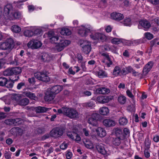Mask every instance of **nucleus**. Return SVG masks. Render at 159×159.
Wrapping results in <instances>:
<instances>
[{
    "label": "nucleus",
    "mask_w": 159,
    "mask_h": 159,
    "mask_svg": "<svg viewBox=\"0 0 159 159\" xmlns=\"http://www.w3.org/2000/svg\"><path fill=\"white\" fill-rule=\"evenodd\" d=\"M4 15L6 19L11 20L19 19L21 17V13L17 11L13 12L11 6L7 4L4 8Z\"/></svg>",
    "instance_id": "nucleus-1"
},
{
    "label": "nucleus",
    "mask_w": 159,
    "mask_h": 159,
    "mask_svg": "<svg viewBox=\"0 0 159 159\" xmlns=\"http://www.w3.org/2000/svg\"><path fill=\"white\" fill-rule=\"evenodd\" d=\"M101 119V116L99 114L93 113L91 116L88 119V123L93 126H98V121Z\"/></svg>",
    "instance_id": "nucleus-2"
},
{
    "label": "nucleus",
    "mask_w": 159,
    "mask_h": 159,
    "mask_svg": "<svg viewBox=\"0 0 159 159\" xmlns=\"http://www.w3.org/2000/svg\"><path fill=\"white\" fill-rule=\"evenodd\" d=\"M78 130L76 126H73L71 132H68L67 133V136L71 139L76 141H79L81 138L78 134Z\"/></svg>",
    "instance_id": "nucleus-3"
},
{
    "label": "nucleus",
    "mask_w": 159,
    "mask_h": 159,
    "mask_svg": "<svg viewBox=\"0 0 159 159\" xmlns=\"http://www.w3.org/2000/svg\"><path fill=\"white\" fill-rule=\"evenodd\" d=\"M14 42L13 39L9 38L4 42L0 43V49L2 50L11 49L14 47Z\"/></svg>",
    "instance_id": "nucleus-4"
},
{
    "label": "nucleus",
    "mask_w": 159,
    "mask_h": 159,
    "mask_svg": "<svg viewBox=\"0 0 159 159\" xmlns=\"http://www.w3.org/2000/svg\"><path fill=\"white\" fill-rule=\"evenodd\" d=\"M80 44L82 51L85 54H88L91 51L92 48L90 42L87 41H81Z\"/></svg>",
    "instance_id": "nucleus-5"
},
{
    "label": "nucleus",
    "mask_w": 159,
    "mask_h": 159,
    "mask_svg": "<svg viewBox=\"0 0 159 159\" xmlns=\"http://www.w3.org/2000/svg\"><path fill=\"white\" fill-rule=\"evenodd\" d=\"M65 115L70 118L75 119L79 117L78 113L76 110L67 107Z\"/></svg>",
    "instance_id": "nucleus-6"
},
{
    "label": "nucleus",
    "mask_w": 159,
    "mask_h": 159,
    "mask_svg": "<svg viewBox=\"0 0 159 159\" xmlns=\"http://www.w3.org/2000/svg\"><path fill=\"white\" fill-rule=\"evenodd\" d=\"M70 43V41L68 40H60V42L57 43L56 45L55 49L58 52H61Z\"/></svg>",
    "instance_id": "nucleus-7"
},
{
    "label": "nucleus",
    "mask_w": 159,
    "mask_h": 159,
    "mask_svg": "<svg viewBox=\"0 0 159 159\" xmlns=\"http://www.w3.org/2000/svg\"><path fill=\"white\" fill-rule=\"evenodd\" d=\"M63 133L62 129L59 127L53 128L50 132V136L54 138H58L61 136Z\"/></svg>",
    "instance_id": "nucleus-8"
},
{
    "label": "nucleus",
    "mask_w": 159,
    "mask_h": 159,
    "mask_svg": "<svg viewBox=\"0 0 159 159\" xmlns=\"http://www.w3.org/2000/svg\"><path fill=\"white\" fill-rule=\"evenodd\" d=\"M27 46L32 49H36L40 47V41L39 39H33L29 41L27 44Z\"/></svg>",
    "instance_id": "nucleus-9"
},
{
    "label": "nucleus",
    "mask_w": 159,
    "mask_h": 159,
    "mask_svg": "<svg viewBox=\"0 0 159 159\" xmlns=\"http://www.w3.org/2000/svg\"><path fill=\"white\" fill-rule=\"evenodd\" d=\"M63 89V86L59 85L53 86L48 89V90L51 91V92L53 93L55 95L59 93Z\"/></svg>",
    "instance_id": "nucleus-10"
},
{
    "label": "nucleus",
    "mask_w": 159,
    "mask_h": 159,
    "mask_svg": "<svg viewBox=\"0 0 159 159\" xmlns=\"http://www.w3.org/2000/svg\"><path fill=\"white\" fill-rule=\"evenodd\" d=\"M8 98H11V99L8 102H7V100H6L5 103L7 104H10L11 103L18 102L20 98V95L16 94H11Z\"/></svg>",
    "instance_id": "nucleus-11"
},
{
    "label": "nucleus",
    "mask_w": 159,
    "mask_h": 159,
    "mask_svg": "<svg viewBox=\"0 0 159 159\" xmlns=\"http://www.w3.org/2000/svg\"><path fill=\"white\" fill-rule=\"evenodd\" d=\"M113 132L117 137L120 138L121 139H124L125 138V136L121 128L118 127L115 128L113 129Z\"/></svg>",
    "instance_id": "nucleus-12"
},
{
    "label": "nucleus",
    "mask_w": 159,
    "mask_h": 159,
    "mask_svg": "<svg viewBox=\"0 0 159 159\" xmlns=\"http://www.w3.org/2000/svg\"><path fill=\"white\" fill-rule=\"evenodd\" d=\"M90 37L94 40H100L102 42L105 41L106 39V36L103 34L100 33H96L94 35H90Z\"/></svg>",
    "instance_id": "nucleus-13"
},
{
    "label": "nucleus",
    "mask_w": 159,
    "mask_h": 159,
    "mask_svg": "<svg viewBox=\"0 0 159 159\" xmlns=\"http://www.w3.org/2000/svg\"><path fill=\"white\" fill-rule=\"evenodd\" d=\"M111 17L112 19L117 21H120L124 18L123 14L116 12L112 13L111 14Z\"/></svg>",
    "instance_id": "nucleus-14"
},
{
    "label": "nucleus",
    "mask_w": 159,
    "mask_h": 159,
    "mask_svg": "<svg viewBox=\"0 0 159 159\" xmlns=\"http://www.w3.org/2000/svg\"><path fill=\"white\" fill-rule=\"evenodd\" d=\"M52 56L47 53H42L40 55L41 60L43 62H48L52 59Z\"/></svg>",
    "instance_id": "nucleus-15"
},
{
    "label": "nucleus",
    "mask_w": 159,
    "mask_h": 159,
    "mask_svg": "<svg viewBox=\"0 0 159 159\" xmlns=\"http://www.w3.org/2000/svg\"><path fill=\"white\" fill-rule=\"evenodd\" d=\"M55 97V95L53 93H51V91L48 90V89L45 94L44 98L46 101H50L53 100Z\"/></svg>",
    "instance_id": "nucleus-16"
},
{
    "label": "nucleus",
    "mask_w": 159,
    "mask_h": 159,
    "mask_svg": "<svg viewBox=\"0 0 159 159\" xmlns=\"http://www.w3.org/2000/svg\"><path fill=\"white\" fill-rule=\"evenodd\" d=\"M102 123L103 125L107 127L114 126L116 125L115 121L110 119H105L103 120Z\"/></svg>",
    "instance_id": "nucleus-17"
},
{
    "label": "nucleus",
    "mask_w": 159,
    "mask_h": 159,
    "mask_svg": "<svg viewBox=\"0 0 159 159\" xmlns=\"http://www.w3.org/2000/svg\"><path fill=\"white\" fill-rule=\"evenodd\" d=\"M78 34L82 37L85 36L90 30L89 29L86 28L84 26H82L79 29Z\"/></svg>",
    "instance_id": "nucleus-18"
},
{
    "label": "nucleus",
    "mask_w": 159,
    "mask_h": 159,
    "mask_svg": "<svg viewBox=\"0 0 159 159\" xmlns=\"http://www.w3.org/2000/svg\"><path fill=\"white\" fill-rule=\"evenodd\" d=\"M97 135L101 137H103L106 135L105 130L102 128L98 127L96 129Z\"/></svg>",
    "instance_id": "nucleus-19"
},
{
    "label": "nucleus",
    "mask_w": 159,
    "mask_h": 159,
    "mask_svg": "<svg viewBox=\"0 0 159 159\" xmlns=\"http://www.w3.org/2000/svg\"><path fill=\"white\" fill-rule=\"evenodd\" d=\"M40 80L45 82H47L50 81V78L47 72H40Z\"/></svg>",
    "instance_id": "nucleus-20"
},
{
    "label": "nucleus",
    "mask_w": 159,
    "mask_h": 159,
    "mask_svg": "<svg viewBox=\"0 0 159 159\" xmlns=\"http://www.w3.org/2000/svg\"><path fill=\"white\" fill-rule=\"evenodd\" d=\"M96 148L98 152L101 154L105 155L107 153V152L103 146L101 144L97 145Z\"/></svg>",
    "instance_id": "nucleus-21"
},
{
    "label": "nucleus",
    "mask_w": 159,
    "mask_h": 159,
    "mask_svg": "<svg viewBox=\"0 0 159 159\" xmlns=\"http://www.w3.org/2000/svg\"><path fill=\"white\" fill-rule=\"evenodd\" d=\"M96 91L99 93L102 94H108L109 93L110 91L109 89L104 87L100 88L97 89Z\"/></svg>",
    "instance_id": "nucleus-22"
},
{
    "label": "nucleus",
    "mask_w": 159,
    "mask_h": 159,
    "mask_svg": "<svg viewBox=\"0 0 159 159\" xmlns=\"http://www.w3.org/2000/svg\"><path fill=\"white\" fill-rule=\"evenodd\" d=\"M139 23L141 26L145 29H148L151 27L150 22L147 20H142L139 21Z\"/></svg>",
    "instance_id": "nucleus-23"
},
{
    "label": "nucleus",
    "mask_w": 159,
    "mask_h": 159,
    "mask_svg": "<svg viewBox=\"0 0 159 159\" xmlns=\"http://www.w3.org/2000/svg\"><path fill=\"white\" fill-rule=\"evenodd\" d=\"M24 34L25 36L28 37H30L34 36L33 31L31 30V27L30 29L26 30L24 32Z\"/></svg>",
    "instance_id": "nucleus-24"
},
{
    "label": "nucleus",
    "mask_w": 159,
    "mask_h": 159,
    "mask_svg": "<svg viewBox=\"0 0 159 159\" xmlns=\"http://www.w3.org/2000/svg\"><path fill=\"white\" fill-rule=\"evenodd\" d=\"M25 62V61H23L22 59L18 58V57L16 56L15 57L14 62L13 63H11V64L18 65H22Z\"/></svg>",
    "instance_id": "nucleus-25"
},
{
    "label": "nucleus",
    "mask_w": 159,
    "mask_h": 159,
    "mask_svg": "<svg viewBox=\"0 0 159 159\" xmlns=\"http://www.w3.org/2000/svg\"><path fill=\"white\" fill-rule=\"evenodd\" d=\"M153 65V63L151 61L149 62L146 65L143 69V72L145 71L146 73L148 72L151 69Z\"/></svg>",
    "instance_id": "nucleus-26"
},
{
    "label": "nucleus",
    "mask_w": 159,
    "mask_h": 159,
    "mask_svg": "<svg viewBox=\"0 0 159 159\" xmlns=\"http://www.w3.org/2000/svg\"><path fill=\"white\" fill-rule=\"evenodd\" d=\"M31 30L33 31V32L34 34V36L39 34L40 29L39 27L38 26H31Z\"/></svg>",
    "instance_id": "nucleus-27"
},
{
    "label": "nucleus",
    "mask_w": 159,
    "mask_h": 159,
    "mask_svg": "<svg viewBox=\"0 0 159 159\" xmlns=\"http://www.w3.org/2000/svg\"><path fill=\"white\" fill-rule=\"evenodd\" d=\"M11 30L13 32L15 33H19L20 32L21 30L20 27L16 25L12 26Z\"/></svg>",
    "instance_id": "nucleus-28"
},
{
    "label": "nucleus",
    "mask_w": 159,
    "mask_h": 159,
    "mask_svg": "<svg viewBox=\"0 0 159 159\" xmlns=\"http://www.w3.org/2000/svg\"><path fill=\"white\" fill-rule=\"evenodd\" d=\"M60 33L62 35H69L71 34V32L68 29L64 28L62 29Z\"/></svg>",
    "instance_id": "nucleus-29"
},
{
    "label": "nucleus",
    "mask_w": 159,
    "mask_h": 159,
    "mask_svg": "<svg viewBox=\"0 0 159 159\" xmlns=\"http://www.w3.org/2000/svg\"><path fill=\"white\" fill-rule=\"evenodd\" d=\"M13 75H17L21 72L22 70L21 68L19 67H16L11 68Z\"/></svg>",
    "instance_id": "nucleus-30"
},
{
    "label": "nucleus",
    "mask_w": 159,
    "mask_h": 159,
    "mask_svg": "<svg viewBox=\"0 0 159 159\" xmlns=\"http://www.w3.org/2000/svg\"><path fill=\"white\" fill-rule=\"evenodd\" d=\"M100 113L103 115H106L109 113V109L106 107H103L100 109Z\"/></svg>",
    "instance_id": "nucleus-31"
},
{
    "label": "nucleus",
    "mask_w": 159,
    "mask_h": 159,
    "mask_svg": "<svg viewBox=\"0 0 159 159\" xmlns=\"http://www.w3.org/2000/svg\"><path fill=\"white\" fill-rule=\"evenodd\" d=\"M29 99L25 98L20 100L19 102V104L21 106H26L29 103Z\"/></svg>",
    "instance_id": "nucleus-32"
},
{
    "label": "nucleus",
    "mask_w": 159,
    "mask_h": 159,
    "mask_svg": "<svg viewBox=\"0 0 159 159\" xmlns=\"http://www.w3.org/2000/svg\"><path fill=\"white\" fill-rule=\"evenodd\" d=\"M124 139H121L120 138L116 137L113 141V143L116 146H119L121 143V140Z\"/></svg>",
    "instance_id": "nucleus-33"
},
{
    "label": "nucleus",
    "mask_w": 159,
    "mask_h": 159,
    "mask_svg": "<svg viewBox=\"0 0 159 159\" xmlns=\"http://www.w3.org/2000/svg\"><path fill=\"white\" fill-rule=\"evenodd\" d=\"M25 94L26 96L31 99L35 100L36 98L34 93L30 92H25Z\"/></svg>",
    "instance_id": "nucleus-34"
},
{
    "label": "nucleus",
    "mask_w": 159,
    "mask_h": 159,
    "mask_svg": "<svg viewBox=\"0 0 159 159\" xmlns=\"http://www.w3.org/2000/svg\"><path fill=\"white\" fill-rule=\"evenodd\" d=\"M119 102L121 104H124L126 101V97L123 95L119 96L118 98Z\"/></svg>",
    "instance_id": "nucleus-35"
},
{
    "label": "nucleus",
    "mask_w": 159,
    "mask_h": 159,
    "mask_svg": "<svg viewBox=\"0 0 159 159\" xmlns=\"http://www.w3.org/2000/svg\"><path fill=\"white\" fill-rule=\"evenodd\" d=\"M7 82V79L5 77H0V86H5Z\"/></svg>",
    "instance_id": "nucleus-36"
},
{
    "label": "nucleus",
    "mask_w": 159,
    "mask_h": 159,
    "mask_svg": "<svg viewBox=\"0 0 159 159\" xmlns=\"http://www.w3.org/2000/svg\"><path fill=\"white\" fill-rule=\"evenodd\" d=\"M119 122L120 125H124L127 124L128 120L126 118L122 117L120 118L119 120Z\"/></svg>",
    "instance_id": "nucleus-37"
},
{
    "label": "nucleus",
    "mask_w": 159,
    "mask_h": 159,
    "mask_svg": "<svg viewBox=\"0 0 159 159\" xmlns=\"http://www.w3.org/2000/svg\"><path fill=\"white\" fill-rule=\"evenodd\" d=\"M3 75L5 76H8L13 75L11 68L7 69L4 71L3 72Z\"/></svg>",
    "instance_id": "nucleus-38"
},
{
    "label": "nucleus",
    "mask_w": 159,
    "mask_h": 159,
    "mask_svg": "<svg viewBox=\"0 0 159 159\" xmlns=\"http://www.w3.org/2000/svg\"><path fill=\"white\" fill-rule=\"evenodd\" d=\"M59 39V38L57 36H53L50 39V42L52 43H55L57 44L58 42V41Z\"/></svg>",
    "instance_id": "nucleus-39"
},
{
    "label": "nucleus",
    "mask_w": 159,
    "mask_h": 159,
    "mask_svg": "<svg viewBox=\"0 0 159 159\" xmlns=\"http://www.w3.org/2000/svg\"><path fill=\"white\" fill-rule=\"evenodd\" d=\"M67 107H63L61 109H59L57 110V115L59 114L63 113L64 115H65L66 111V110Z\"/></svg>",
    "instance_id": "nucleus-40"
},
{
    "label": "nucleus",
    "mask_w": 159,
    "mask_h": 159,
    "mask_svg": "<svg viewBox=\"0 0 159 159\" xmlns=\"http://www.w3.org/2000/svg\"><path fill=\"white\" fill-rule=\"evenodd\" d=\"M12 123L15 125H19L21 123L22 121L20 118H16V119H12Z\"/></svg>",
    "instance_id": "nucleus-41"
},
{
    "label": "nucleus",
    "mask_w": 159,
    "mask_h": 159,
    "mask_svg": "<svg viewBox=\"0 0 159 159\" xmlns=\"http://www.w3.org/2000/svg\"><path fill=\"white\" fill-rule=\"evenodd\" d=\"M84 144L85 146L88 148L92 149L93 148L92 143L90 141H86Z\"/></svg>",
    "instance_id": "nucleus-42"
},
{
    "label": "nucleus",
    "mask_w": 159,
    "mask_h": 159,
    "mask_svg": "<svg viewBox=\"0 0 159 159\" xmlns=\"http://www.w3.org/2000/svg\"><path fill=\"white\" fill-rule=\"evenodd\" d=\"M121 70L119 67L116 66L114 68L113 71V74L116 76H117L119 74Z\"/></svg>",
    "instance_id": "nucleus-43"
},
{
    "label": "nucleus",
    "mask_w": 159,
    "mask_h": 159,
    "mask_svg": "<svg viewBox=\"0 0 159 159\" xmlns=\"http://www.w3.org/2000/svg\"><path fill=\"white\" fill-rule=\"evenodd\" d=\"M98 77L100 78H102L107 76V75L105 73V72L102 70H100L98 72Z\"/></svg>",
    "instance_id": "nucleus-44"
},
{
    "label": "nucleus",
    "mask_w": 159,
    "mask_h": 159,
    "mask_svg": "<svg viewBox=\"0 0 159 159\" xmlns=\"http://www.w3.org/2000/svg\"><path fill=\"white\" fill-rule=\"evenodd\" d=\"M123 23L125 25L129 26L131 24V20L129 18L125 19L123 21Z\"/></svg>",
    "instance_id": "nucleus-45"
},
{
    "label": "nucleus",
    "mask_w": 159,
    "mask_h": 159,
    "mask_svg": "<svg viewBox=\"0 0 159 159\" xmlns=\"http://www.w3.org/2000/svg\"><path fill=\"white\" fill-rule=\"evenodd\" d=\"M145 36L148 40H150L153 38V35L149 33H146L145 34Z\"/></svg>",
    "instance_id": "nucleus-46"
},
{
    "label": "nucleus",
    "mask_w": 159,
    "mask_h": 159,
    "mask_svg": "<svg viewBox=\"0 0 159 159\" xmlns=\"http://www.w3.org/2000/svg\"><path fill=\"white\" fill-rule=\"evenodd\" d=\"M5 86L7 88H11L13 87V84L11 81L10 80H7V83Z\"/></svg>",
    "instance_id": "nucleus-47"
},
{
    "label": "nucleus",
    "mask_w": 159,
    "mask_h": 159,
    "mask_svg": "<svg viewBox=\"0 0 159 159\" xmlns=\"http://www.w3.org/2000/svg\"><path fill=\"white\" fill-rule=\"evenodd\" d=\"M111 42L114 44H119L120 43V41L118 39L114 38L112 39Z\"/></svg>",
    "instance_id": "nucleus-48"
},
{
    "label": "nucleus",
    "mask_w": 159,
    "mask_h": 159,
    "mask_svg": "<svg viewBox=\"0 0 159 159\" xmlns=\"http://www.w3.org/2000/svg\"><path fill=\"white\" fill-rule=\"evenodd\" d=\"M148 2L154 5H157L159 4V0H148Z\"/></svg>",
    "instance_id": "nucleus-49"
},
{
    "label": "nucleus",
    "mask_w": 159,
    "mask_h": 159,
    "mask_svg": "<svg viewBox=\"0 0 159 159\" xmlns=\"http://www.w3.org/2000/svg\"><path fill=\"white\" fill-rule=\"evenodd\" d=\"M103 103H106L108 102L110 100H111V98L108 96H103Z\"/></svg>",
    "instance_id": "nucleus-50"
},
{
    "label": "nucleus",
    "mask_w": 159,
    "mask_h": 159,
    "mask_svg": "<svg viewBox=\"0 0 159 159\" xmlns=\"http://www.w3.org/2000/svg\"><path fill=\"white\" fill-rule=\"evenodd\" d=\"M50 136V134H47L41 137V140H44L49 138Z\"/></svg>",
    "instance_id": "nucleus-51"
},
{
    "label": "nucleus",
    "mask_w": 159,
    "mask_h": 159,
    "mask_svg": "<svg viewBox=\"0 0 159 159\" xmlns=\"http://www.w3.org/2000/svg\"><path fill=\"white\" fill-rule=\"evenodd\" d=\"M51 109V108H47L40 107V113L45 112Z\"/></svg>",
    "instance_id": "nucleus-52"
},
{
    "label": "nucleus",
    "mask_w": 159,
    "mask_h": 159,
    "mask_svg": "<svg viewBox=\"0 0 159 159\" xmlns=\"http://www.w3.org/2000/svg\"><path fill=\"white\" fill-rule=\"evenodd\" d=\"M25 83L24 82H20L19 83L17 86V88L18 89H20L22 88L23 87L25 86Z\"/></svg>",
    "instance_id": "nucleus-53"
},
{
    "label": "nucleus",
    "mask_w": 159,
    "mask_h": 159,
    "mask_svg": "<svg viewBox=\"0 0 159 159\" xmlns=\"http://www.w3.org/2000/svg\"><path fill=\"white\" fill-rule=\"evenodd\" d=\"M11 153L6 152L4 154L5 158L7 159H10L11 158Z\"/></svg>",
    "instance_id": "nucleus-54"
},
{
    "label": "nucleus",
    "mask_w": 159,
    "mask_h": 159,
    "mask_svg": "<svg viewBox=\"0 0 159 159\" xmlns=\"http://www.w3.org/2000/svg\"><path fill=\"white\" fill-rule=\"evenodd\" d=\"M103 96L98 97L97 100L99 103H103Z\"/></svg>",
    "instance_id": "nucleus-55"
},
{
    "label": "nucleus",
    "mask_w": 159,
    "mask_h": 159,
    "mask_svg": "<svg viewBox=\"0 0 159 159\" xmlns=\"http://www.w3.org/2000/svg\"><path fill=\"white\" fill-rule=\"evenodd\" d=\"M67 147V144L65 143H63L60 146V148L61 149L64 150Z\"/></svg>",
    "instance_id": "nucleus-56"
},
{
    "label": "nucleus",
    "mask_w": 159,
    "mask_h": 159,
    "mask_svg": "<svg viewBox=\"0 0 159 159\" xmlns=\"http://www.w3.org/2000/svg\"><path fill=\"white\" fill-rule=\"evenodd\" d=\"M125 136V137L126 136V135L129 134V130L127 128H125L123 130V132Z\"/></svg>",
    "instance_id": "nucleus-57"
},
{
    "label": "nucleus",
    "mask_w": 159,
    "mask_h": 159,
    "mask_svg": "<svg viewBox=\"0 0 159 159\" xmlns=\"http://www.w3.org/2000/svg\"><path fill=\"white\" fill-rule=\"evenodd\" d=\"M120 73L122 74H126L128 73L127 68H123L121 70Z\"/></svg>",
    "instance_id": "nucleus-58"
},
{
    "label": "nucleus",
    "mask_w": 159,
    "mask_h": 159,
    "mask_svg": "<svg viewBox=\"0 0 159 159\" xmlns=\"http://www.w3.org/2000/svg\"><path fill=\"white\" fill-rule=\"evenodd\" d=\"M145 149L148 150L150 148V143L148 141H145Z\"/></svg>",
    "instance_id": "nucleus-59"
},
{
    "label": "nucleus",
    "mask_w": 159,
    "mask_h": 159,
    "mask_svg": "<svg viewBox=\"0 0 159 159\" xmlns=\"http://www.w3.org/2000/svg\"><path fill=\"white\" fill-rule=\"evenodd\" d=\"M12 119H9L6 120L5 121V123L7 125H12L13 124L12 123Z\"/></svg>",
    "instance_id": "nucleus-60"
},
{
    "label": "nucleus",
    "mask_w": 159,
    "mask_h": 159,
    "mask_svg": "<svg viewBox=\"0 0 159 159\" xmlns=\"http://www.w3.org/2000/svg\"><path fill=\"white\" fill-rule=\"evenodd\" d=\"M145 156L147 158H148L150 157V153L148 151V150L145 149L144 151Z\"/></svg>",
    "instance_id": "nucleus-61"
},
{
    "label": "nucleus",
    "mask_w": 159,
    "mask_h": 159,
    "mask_svg": "<svg viewBox=\"0 0 159 159\" xmlns=\"http://www.w3.org/2000/svg\"><path fill=\"white\" fill-rule=\"evenodd\" d=\"M126 93L127 95L131 98H132L134 96L132 93L129 90H127L126 91Z\"/></svg>",
    "instance_id": "nucleus-62"
},
{
    "label": "nucleus",
    "mask_w": 159,
    "mask_h": 159,
    "mask_svg": "<svg viewBox=\"0 0 159 159\" xmlns=\"http://www.w3.org/2000/svg\"><path fill=\"white\" fill-rule=\"evenodd\" d=\"M106 59L109 62V63H107V66L108 67H109L112 64V62L111 60V58L109 56H108Z\"/></svg>",
    "instance_id": "nucleus-63"
},
{
    "label": "nucleus",
    "mask_w": 159,
    "mask_h": 159,
    "mask_svg": "<svg viewBox=\"0 0 159 159\" xmlns=\"http://www.w3.org/2000/svg\"><path fill=\"white\" fill-rule=\"evenodd\" d=\"M34 76L35 78L38 80H40V72H38L35 73L34 74Z\"/></svg>",
    "instance_id": "nucleus-64"
}]
</instances>
